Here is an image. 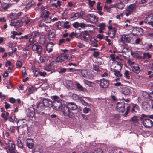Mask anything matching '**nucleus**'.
<instances>
[{"mask_svg":"<svg viewBox=\"0 0 153 153\" xmlns=\"http://www.w3.org/2000/svg\"><path fill=\"white\" fill-rule=\"evenodd\" d=\"M80 15L82 18L87 22L91 23H96L98 21V17L93 13H87L81 12Z\"/></svg>","mask_w":153,"mask_h":153,"instance_id":"1","label":"nucleus"},{"mask_svg":"<svg viewBox=\"0 0 153 153\" xmlns=\"http://www.w3.org/2000/svg\"><path fill=\"white\" fill-rule=\"evenodd\" d=\"M146 116L142 114L140 118V120H143L142 123L144 127L146 128H149L153 126V122L149 119H144Z\"/></svg>","mask_w":153,"mask_h":153,"instance_id":"2","label":"nucleus"},{"mask_svg":"<svg viewBox=\"0 0 153 153\" xmlns=\"http://www.w3.org/2000/svg\"><path fill=\"white\" fill-rule=\"evenodd\" d=\"M42 32L38 31H33L31 32L29 35L28 42L29 44L28 45H31L34 43V40L36 37H39Z\"/></svg>","mask_w":153,"mask_h":153,"instance_id":"3","label":"nucleus"},{"mask_svg":"<svg viewBox=\"0 0 153 153\" xmlns=\"http://www.w3.org/2000/svg\"><path fill=\"white\" fill-rule=\"evenodd\" d=\"M6 149L7 152L9 151L10 153H15V145L11 140H7L5 141Z\"/></svg>","mask_w":153,"mask_h":153,"instance_id":"4","label":"nucleus"},{"mask_svg":"<svg viewBox=\"0 0 153 153\" xmlns=\"http://www.w3.org/2000/svg\"><path fill=\"white\" fill-rule=\"evenodd\" d=\"M32 48L35 53H38L39 55H41L42 53V48L38 43L33 44Z\"/></svg>","mask_w":153,"mask_h":153,"instance_id":"5","label":"nucleus"},{"mask_svg":"<svg viewBox=\"0 0 153 153\" xmlns=\"http://www.w3.org/2000/svg\"><path fill=\"white\" fill-rule=\"evenodd\" d=\"M132 37L131 34H123L121 36V41L123 43H129Z\"/></svg>","mask_w":153,"mask_h":153,"instance_id":"6","label":"nucleus"},{"mask_svg":"<svg viewBox=\"0 0 153 153\" xmlns=\"http://www.w3.org/2000/svg\"><path fill=\"white\" fill-rule=\"evenodd\" d=\"M49 11L47 10L45 13H42L41 14L44 22L46 23H49L51 21V17L49 16Z\"/></svg>","mask_w":153,"mask_h":153,"instance_id":"7","label":"nucleus"},{"mask_svg":"<svg viewBox=\"0 0 153 153\" xmlns=\"http://www.w3.org/2000/svg\"><path fill=\"white\" fill-rule=\"evenodd\" d=\"M60 110H61L62 112L65 116L68 117L70 116L71 112L68 106L65 104H63Z\"/></svg>","mask_w":153,"mask_h":153,"instance_id":"8","label":"nucleus"},{"mask_svg":"<svg viewBox=\"0 0 153 153\" xmlns=\"http://www.w3.org/2000/svg\"><path fill=\"white\" fill-rule=\"evenodd\" d=\"M136 6L134 4L130 5L126 9V16H128L133 12L136 10Z\"/></svg>","mask_w":153,"mask_h":153,"instance_id":"9","label":"nucleus"},{"mask_svg":"<svg viewBox=\"0 0 153 153\" xmlns=\"http://www.w3.org/2000/svg\"><path fill=\"white\" fill-rule=\"evenodd\" d=\"M10 25L12 26H17L18 27H20L23 25V22L22 19L21 20L12 19Z\"/></svg>","mask_w":153,"mask_h":153,"instance_id":"10","label":"nucleus"},{"mask_svg":"<svg viewBox=\"0 0 153 153\" xmlns=\"http://www.w3.org/2000/svg\"><path fill=\"white\" fill-rule=\"evenodd\" d=\"M63 104L59 101L54 102L53 103L52 102V106L53 108L57 111H60L62 108V106Z\"/></svg>","mask_w":153,"mask_h":153,"instance_id":"11","label":"nucleus"},{"mask_svg":"<svg viewBox=\"0 0 153 153\" xmlns=\"http://www.w3.org/2000/svg\"><path fill=\"white\" fill-rule=\"evenodd\" d=\"M99 83L101 87L105 88L108 87L109 85V81L103 78L101 79L99 81Z\"/></svg>","mask_w":153,"mask_h":153,"instance_id":"12","label":"nucleus"},{"mask_svg":"<svg viewBox=\"0 0 153 153\" xmlns=\"http://www.w3.org/2000/svg\"><path fill=\"white\" fill-rule=\"evenodd\" d=\"M116 108L118 111L123 112L125 110V103L123 102H118L117 104Z\"/></svg>","mask_w":153,"mask_h":153,"instance_id":"13","label":"nucleus"},{"mask_svg":"<svg viewBox=\"0 0 153 153\" xmlns=\"http://www.w3.org/2000/svg\"><path fill=\"white\" fill-rule=\"evenodd\" d=\"M35 108L34 106L32 105L31 107L29 108L27 111V116L30 118H32L35 114Z\"/></svg>","mask_w":153,"mask_h":153,"instance_id":"14","label":"nucleus"},{"mask_svg":"<svg viewBox=\"0 0 153 153\" xmlns=\"http://www.w3.org/2000/svg\"><path fill=\"white\" fill-rule=\"evenodd\" d=\"M35 107L36 108V109L38 113H40L45 108L42 102L38 103L37 106H35Z\"/></svg>","mask_w":153,"mask_h":153,"instance_id":"15","label":"nucleus"},{"mask_svg":"<svg viewBox=\"0 0 153 153\" xmlns=\"http://www.w3.org/2000/svg\"><path fill=\"white\" fill-rule=\"evenodd\" d=\"M67 55L66 54H64L60 55L56 59V61L57 62L61 63L66 60Z\"/></svg>","mask_w":153,"mask_h":153,"instance_id":"16","label":"nucleus"},{"mask_svg":"<svg viewBox=\"0 0 153 153\" xmlns=\"http://www.w3.org/2000/svg\"><path fill=\"white\" fill-rule=\"evenodd\" d=\"M108 28L109 30L108 32V35L111 38L114 37L115 35L116 29L115 28H113L111 25L108 26Z\"/></svg>","mask_w":153,"mask_h":153,"instance_id":"17","label":"nucleus"},{"mask_svg":"<svg viewBox=\"0 0 153 153\" xmlns=\"http://www.w3.org/2000/svg\"><path fill=\"white\" fill-rule=\"evenodd\" d=\"M90 35L88 31H85L82 32L81 34V39L84 41H87L89 40Z\"/></svg>","mask_w":153,"mask_h":153,"instance_id":"18","label":"nucleus"},{"mask_svg":"<svg viewBox=\"0 0 153 153\" xmlns=\"http://www.w3.org/2000/svg\"><path fill=\"white\" fill-rule=\"evenodd\" d=\"M46 108L51 107L52 106V102L49 99L43 98L42 101Z\"/></svg>","mask_w":153,"mask_h":153,"instance_id":"19","label":"nucleus"},{"mask_svg":"<svg viewBox=\"0 0 153 153\" xmlns=\"http://www.w3.org/2000/svg\"><path fill=\"white\" fill-rule=\"evenodd\" d=\"M81 74L84 77L88 79H91V76H90V73L87 70H82L81 71Z\"/></svg>","mask_w":153,"mask_h":153,"instance_id":"20","label":"nucleus"},{"mask_svg":"<svg viewBox=\"0 0 153 153\" xmlns=\"http://www.w3.org/2000/svg\"><path fill=\"white\" fill-rule=\"evenodd\" d=\"M131 68L133 72L135 74H138L140 71L139 65L138 64L131 66Z\"/></svg>","mask_w":153,"mask_h":153,"instance_id":"21","label":"nucleus"},{"mask_svg":"<svg viewBox=\"0 0 153 153\" xmlns=\"http://www.w3.org/2000/svg\"><path fill=\"white\" fill-rule=\"evenodd\" d=\"M39 37H40L39 40V43L42 45L44 44L45 43L46 40L45 33L42 32Z\"/></svg>","mask_w":153,"mask_h":153,"instance_id":"22","label":"nucleus"},{"mask_svg":"<svg viewBox=\"0 0 153 153\" xmlns=\"http://www.w3.org/2000/svg\"><path fill=\"white\" fill-rule=\"evenodd\" d=\"M101 64L102 62H98L97 61L93 65L94 70L97 72L100 71L101 70L100 68L99 67V65Z\"/></svg>","mask_w":153,"mask_h":153,"instance_id":"23","label":"nucleus"},{"mask_svg":"<svg viewBox=\"0 0 153 153\" xmlns=\"http://www.w3.org/2000/svg\"><path fill=\"white\" fill-rule=\"evenodd\" d=\"M43 150L42 147L40 146H37L32 151V153H42Z\"/></svg>","mask_w":153,"mask_h":153,"instance_id":"24","label":"nucleus"},{"mask_svg":"<svg viewBox=\"0 0 153 153\" xmlns=\"http://www.w3.org/2000/svg\"><path fill=\"white\" fill-rule=\"evenodd\" d=\"M153 20V15L150 14L147 15L144 19V22L145 23H148L149 22H150Z\"/></svg>","mask_w":153,"mask_h":153,"instance_id":"25","label":"nucleus"},{"mask_svg":"<svg viewBox=\"0 0 153 153\" xmlns=\"http://www.w3.org/2000/svg\"><path fill=\"white\" fill-rule=\"evenodd\" d=\"M27 144L28 147L30 149H32L33 146V141L32 139L28 138L27 140Z\"/></svg>","mask_w":153,"mask_h":153,"instance_id":"26","label":"nucleus"},{"mask_svg":"<svg viewBox=\"0 0 153 153\" xmlns=\"http://www.w3.org/2000/svg\"><path fill=\"white\" fill-rule=\"evenodd\" d=\"M53 46V44L52 42H49L47 44L46 46V48L48 53L52 51Z\"/></svg>","mask_w":153,"mask_h":153,"instance_id":"27","label":"nucleus"},{"mask_svg":"<svg viewBox=\"0 0 153 153\" xmlns=\"http://www.w3.org/2000/svg\"><path fill=\"white\" fill-rule=\"evenodd\" d=\"M69 108L72 110H76L77 108V105L74 102H70L68 104Z\"/></svg>","mask_w":153,"mask_h":153,"instance_id":"28","label":"nucleus"},{"mask_svg":"<svg viewBox=\"0 0 153 153\" xmlns=\"http://www.w3.org/2000/svg\"><path fill=\"white\" fill-rule=\"evenodd\" d=\"M106 24L105 23H101L98 25V26L99 27V32L100 33H102L104 32L103 30L105 28Z\"/></svg>","mask_w":153,"mask_h":153,"instance_id":"29","label":"nucleus"},{"mask_svg":"<svg viewBox=\"0 0 153 153\" xmlns=\"http://www.w3.org/2000/svg\"><path fill=\"white\" fill-rule=\"evenodd\" d=\"M71 97L74 100L79 102L80 100H81L82 98L81 97H79L78 95L74 93L72 94Z\"/></svg>","mask_w":153,"mask_h":153,"instance_id":"30","label":"nucleus"},{"mask_svg":"<svg viewBox=\"0 0 153 153\" xmlns=\"http://www.w3.org/2000/svg\"><path fill=\"white\" fill-rule=\"evenodd\" d=\"M130 92V89L127 87L124 88L122 91V93L124 95L129 94Z\"/></svg>","mask_w":153,"mask_h":153,"instance_id":"31","label":"nucleus"},{"mask_svg":"<svg viewBox=\"0 0 153 153\" xmlns=\"http://www.w3.org/2000/svg\"><path fill=\"white\" fill-rule=\"evenodd\" d=\"M48 39L50 40H53L55 37V34L54 32H50L48 33Z\"/></svg>","mask_w":153,"mask_h":153,"instance_id":"32","label":"nucleus"},{"mask_svg":"<svg viewBox=\"0 0 153 153\" xmlns=\"http://www.w3.org/2000/svg\"><path fill=\"white\" fill-rule=\"evenodd\" d=\"M69 23V22L68 21H65V22H63L62 21L60 23L61 24H62V26L63 27L65 28L68 29L70 27V25H69L68 24Z\"/></svg>","mask_w":153,"mask_h":153,"instance_id":"33","label":"nucleus"},{"mask_svg":"<svg viewBox=\"0 0 153 153\" xmlns=\"http://www.w3.org/2000/svg\"><path fill=\"white\" fill-rule=\"evenodd\" d=\"M9 114L8 112H6V113H2L1 115V117L4 119L5 121H7L8 119L7 117L9 116Z\"/></svg>","mask_w":153,"mask_h":153,"instance_id":"34","label":"nucleus"},{"mask_svg":"<svg viewBox=\"0 0 153 153\" xmlns=\"http://www.w3.org/2000/svg\"><path fill=\"white\" fill-rule=\"evenodd\" d=\"M142 105L143 108L145 109H148L149 108V105L148 103L145 101H143L142 103Z\"/></svg>","mask_w":153,"mask_h":153,"instance_id":"35","label":"nucleus"},{"mask_svg":"<svg viewBox=\"0 0 153 153\" xmlns=\"http://www.w3.org/2000/svg\"><path fill=\"white\" fill-rule=\"evenodd\" d=\"M10 5L7 3L3 2L1 4V7L3 9L6 10L9 7Z\"/></svg>","mask_w":153,"mask_h":153,"instance_id":"36","label":"nucleus"},{"mask_svg":"<svg viewBox=\"0 0 153 153\" xmlns=\"http://www.w3.org/2000/svg\"><path fill=\"white\" fill-rule=\"evenodd\" d=\"M83 82L85 84L87 85L89 87H93L92 84L93 82L88 81L85 79H83Z\"/></svg>","mask_w":153,"mask_h":153,"instance_id":"37","label":"nucleus"},{"mask_svg":"<svg viewBox=\"0 0 153 153\" xmlns=\"http://www.w3.org/2000/svg\"><path fill=\"white\" fill-rule=\"evenodd\" d=\"M56 61H52L50 63V66L51 67V68H50L51 69H52L53 68L56 67Z\"/></svg>","mask_w":153,"mask_h":153,"instance_id":"38","label":"nucleus"},{"mask_svg":"<svg viewBox=\"0 0 153 153\" xmlns=\"http://www.w3.org/2000/svg\"><path fill=\"white\" fill-rule=\"evenodd\" d=\"M36 91V88L33 86L29 87L28 88V91L29 94H31Z\"/></svg>","mask_w":153,"mask_h":153,"instance_id":"39","label":"nucleus"},{"mask_svg":"<svg viewBox=\"0 0 153 153\" xmlns=\"http://www.w3.org/2000/svg\"><path fill=\"white\" fill-rule=\"evenodd\" d=\"M22 20L23 22V24L25 22L26 24H28L30 21V19L27 18L26 17L22 18Z\"/></svg>","mask_w":153,"mask_h":153,"instance_id":"40","label":"nucleus"},{"mask_svg":"<svg viewBox=\"0 0 153 153\" xmlns=\"http://www.w3.org/2000/svg\"><path fill=\"white\" fill-rule=\"evenodd\" d=\"M117 6L118 9H122L124 8L125 5L123 2L122 1H120L117 3Z\"/></svg>","mask_w":153,"mask_h":153,"instance_id":"41","label":"nucleus"},{"mask_svg":"<svg viewBox=\"0 0 153 153\" xmlns=\"http://www.w3.org/2000/svg\"><path fill=\"white\" fill-rule=\"evenodd\" d=\"M87 1H88L90 8L92 9L94 5L95 4V2L94 0H87Z\"/></svg>","mask_w":153,"mask_h":153,"instance_id":"42","label":"nucleus"},{"mask_svg":"<svg viewBox=\"0 0 153 153\" xmlns=\"http://www.w3.org/2000/svg\"><path fill=\"white\" fill-rule=\"evenodd\" d=\"M17 145L20 148H22L23 147V146L20 137L18 138L17 140Z\"/></svg>","mask_w":153,"mask_h":153,"instance_id":"43","label":"nucleus"},{"mask_svg":"<svg viewBox=\"0 0 153 153\" xmlns=\"http://www.w3.org/2000/svg\"><path fill=\"white\" fill-rule=\"evenodd\" d=\"M4 137L6 139L5 141H7V140H10V137L9 134L7 131H6L4 134Z\"/></svg>","mask_w":153,"mask_h":153,"instance_id":"44","label":"nucleus"},{"mask_svg":"<svg viewBox=\"0 0 153 153\" xmlns=\"http://www.w3.org/2000/svg\"><path fill=\"white\" fill-rule=\"evenodd\" d=\"M79 17V12L74 13L73 14L72 17H71V19H78Z\"/></svg>","mask_w":153,"mask_h":153,"instance_id":"45","label":"nucleus"},{"mask_svg":"<svg viewBox=\"0 0 153 153\" xmlns=\"http://www.w3.org/2000/svg\"><path fill=\"white\" fill-rule=\"evenodd\" d=\"M79 102H81L82 104L83 105H84L88 106H90V104H89L87 102H85L82 98L81 99V100H80Z\"/></svg>","mask_w":153,"mask_h":153,"instance_id":"46","label":"nucleus"},{"mask_svg":"<svg viewBox=\"0 0 153 153\" xmlns=\"http://www.w3.org/2000/svg\"><path fill=\"white\" fill-rule=\"evenodd\" d=\"M124 75L125 77L128 79H130V76H129V71L128 70L126 71L124 73Z\"/></svg>","mask_w":153,"mask_h":153,"instance_id":"47","label":"nucleus"},{"mask_svg":"<svg viewBox=\"0 0 153 153\" xmlns=\"http://www.w3.org/2000/svg\"><path fill=\"white\" fill-rule=\"evenodd\" d=\"M126 2L127 3H132V4H134V5H135V4L137 3L136 0H127Z\"/></svg>","mask_w":153,"mask_h":153,"instance_id":"48","label":"nucleus"},{"mask_svg":"<svg viewBox=\"0 0 153 153\" xmlns=\"http://www.w3.org/2000/svg\"><path fill=\"white\" fill-rule=\"evenodd\" d=\"M144 58L145 59H149L151 57V55L148 53H145L143 54Z\"/></svg>","mask_w":153,"mask_h":153,"instance_id":"49","label":"nucleus"},{"mask_svg":"<svg viewBox=\"0 0 153 153\" xmlns=\"http://www.w3.org/2000/svg\"><path fill=\"white\" fill-rule=\"evenodd\" d=\"M16 65L17 68H20L22 66L21 62L19 60L17 61L16 62Z\"/></svg>","mask_w":153,"mask_h":153,"instance_id":"50","label":"nucleus"},{"mask_svg":"<svg viewBox=\"0 0 153 153\" xmlns=\"http://www.w3.org/2000/svg\"><path fill=\"white\" fill-rule=\"evenodd\" d=\"M72 84L73 82L71 80H67L66 81V85L68 87H71Z\"/></svg>","mask_w":153,"mask_h":153,"instance_id":"51","label":"nucleus"},{"mask_svg":"<svg viewBox=\"0 0 153 153\" xmlns=\"http://www.w3.org/2000/svg\"><path fill=\"white\" fill-rule=\"evenodd\" d=\"M114 74L116 76L118 77H120L122 76V74L118 70H117L116 71H115V72L114 73Z\"/></svg>","mask_w":153,"mask_h":153,"instance_id":"52","label":"nucleus"},{"mask_svg":"<svg viewBox=\"0 0 153 153\" xmlns=\"http://www.w3.org/2000/svg\"><path fill=\"white\" fill-rule=\"evenodd\" d=\"M23 39H29V35H24V36H22L19 38V39L22 40Z\"/></svg>","mask_w":153,"mask_h":153,"instance_id":"53","label":"nucleus"},{"mask_svg":"<svg viewBox=\"0 0 153 153\" xmlns=\"http://www.w3.org/2000/svg\"><path fill=\"white\" fill-rule=\"evenodd\" d=\"M76 86L77 89L79 90H83V87L82 85H81L79 83H78L76 84Z\"/></svg>","mask_w":153,"mask_h":153,"instance_id":"54","label":"nucleus"},{"mask_svg":"<svg viewBox=\"0 0 153 153\" xmlns=\"http://www.w3.org/2000/svg\"><path fill=\"white\" fill-rule=\"evenodd\" d=\"M91 109L86 107L84 108L83 109V112L85 113H88L90 111Z\"/></svg>","mask_w":153,"mask_h":153,"instance_id":"55","label":"nucleus"},{"mask_svg":"<svg viewBox=\"0 0 153 153\" xmlns=\"http://www.w3.org/2000/svg\"><path fill=\"white\" fill-rule=\"evenodd\" d=\"M73 26L74 28H78L79 27V23L78 22H75L73 24Z\"/></svg>","mask_w":153,"mask_h":153,"instance_id":"56","label":"nucleus"},{"mask_svg":"<svg viewBox=\"0 0 153 153\" xmlns=\"http://www.w3.org/2000/svg\"><path fill=\"white\" fill-rule=\"evenodd\" d=\"M44 81L45 82V83H44L42 84V85H43L44 84H45L46 85V87H45V88L43 89V90H45L46 89V88H48V83H47V81H48L47 79H44Z\"/></svg>","mask_w":153,"mask_h":153,"instance_id":"57","label":"nucleus"},{"mask_svg":"<svg viewBox=\"0 0 153 153\" xmlns=\"http://www.w3.org/2000/svg\"><path fill=\"white\" fill-rule=\"evenodd\" d=\"M104 9L105 11H106L108 12H110L111 7H108L106 5H105L104 7Z\"/></svg>","mask_w":153,"mask_h":153,"instance_id":"58","label":"nucleus"},{"mask_svg":"<svg viewBox=\"0 0 153 153\" xmlns=\"http://www.w3.org/2000/svg\"><path fill=\"white\" fill-rule=\"evenodd\" d=\"M130 106H128L127 107L126 111L124 115L125 116L127 115L128 114L129 112L130 109Z\"/></svg>","mask_w":153,"mask_h":153,"instance_id":"59","label":"nucleus"},{"mask_svg":"<svg viewBox=\"0 0 153 153\" xmlns=\"http://www.w3.org/2000/svg\"><path fill=\"white\" fill-rule=\"evenodd\" d=\"M53 99L54 100V102H56V101L58 102L59 101V97L56 95L53 96Z\"/></svg>","mask_w":153,"mask_h":153,"instance_id":"60","label":"nucleus"},{"mask_svg":"<svg viewBox=\"0 0 153 153\" xmlns=\"http://www.w3.org/2000/svg\"><path fill=\"white\" fill-rule=\"evenodd\" d=\"M149 99L153 102V93H150L149 95H148Z\"/></svg>","mask_w":153,"mask_h":153,"instance_id":"61","label":"nucleus"},{"mask_svg":"<svg viewBox=\"0 0 153 153\" xmlns=\"http://www.w3.org/2000/svg\"><path fill=\"white\" fill-rule=\"evenodd\" d=\"M16 126H11L10 127V130L11 132H14L15 129H16Z\"/></svg>","mask_w":153,"mask_h":153,"instance_id":"62","label":"nucleus"},{"mask_svg":"<svg viewBox=\"0 0 153 153\" xmlns=\"http://www.w3.org/2000/svg\"><path fill=\"white\" fill-rule=\"evenodd\" d=\"M91 153H102V150L100 149H98Z\"/></svg>","mask_w":153,"mask_h":153,"instance_id":"63","label":"nucleus"},{"mask_svg":"<svg viewBox=\"0 0 153 153\" xmlns=\"http://www.w3.org/2000/svg\"><path fill=\"white\" fill-rule=\"evenodd\" d=\"M65 39L63 38L60 39L58 43L59 45H60L64 43L65 42Z\"/></svg>","mask_w":153,"mask_h":153,"instance_id":"64","label":"nucleus"}]
</instances>
